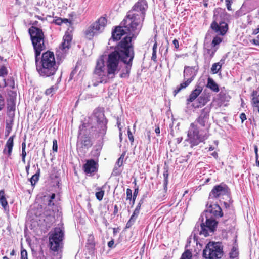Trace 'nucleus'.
I'll use <instances>...</instances> for the list:
<instances>
[{
  "label": "nucleus",
  "mask_w": 259,
  "mask_h": 259,
  "mask_svg": "<svg viewBox=\"0 0 259 259\" xmlns=\"http://www.w3.org/2000/svg\"><path fill=\"white\" fill-rule=\"evenodd\" d=\"M93 145L91 137L87 130V124L83 123L79 127L76 143V149L78 153L84 155Z\"/></svg>",
  "instance_id": "4"
},
{
  "label": "nucleus",
  "mask_w": 259,
  "mask_h": 259,
  "mask_svg": "<svg viewBox=\"0 0 259 259\" xmlns=\"http://www.w3.org/2000/svg\"><path fill=\"white\" fill-rule=\"evenodd\" d=\"M16 109L15 100L13 98H10L7 101V115L9 117L14 115Z\"/></svg>",
  "instance_id": "24"
},
{
  "label": "nucleus",
  "mask_w": 259,
  "mask_h": 259,
  "mask_svg": "<svg viewBox=\"0 0 259 259\" xmlns=\"http://www.w3.org/2000/svg\"><path fill=\"white\" fill-rule=\"evenodd\" d=\"M145 19L137 14L128 11L121 24L126 30L130 37L136 38L139 34L143 25Z\"/></svg>",
  "instance_id": "3"
},
{
  "label": "nucleus",
  "mask_w": 259,
  "mask_h": 259,
  "mask_svg": "<svg viewBox=\"0 0 259 259\" xmlns=\"http://www.w3.org/2000/svg\"><path fill=\"white\" fill-rule=\"evenodd\" d=\"M114 240L112 239L111 240V241H109L108 243V246L109 247V248H112L113 247V246L114 245Z\"/></svg>",
  "instance_id": "62"
},
{
  "label": "nucleus",
  "mask_w": 259,
  "mask_h": 259,
  "mask_svg": "<svg viewBox=\"0 0 259 259\" xmlns=\"http://www.w3.org/2000/svg\"><path fill=\"white\" fill-rule=\"evenodd\" d=\"M135 56L134 46L132 38L125 37L115 46L114 50L108 55L106 61L107 74L109 77L113 78L118 68L120 61L126 65V73H122L121 77L129 76Z\"/></svg>",
  "instance_id": "1"
},
{
  "label": "nucleus",
  "mask_w": 259,
  "mask_h": 259,
  "mask_svg": "<svg viewBox=\"0 0 259 259\" xmlns=\"http://www.w3.org/2000/svg\"><path fill=\"white\" fill-rule=\"evenodd\" d=\"M72 37L70 34H65L63 37V41L62 42L60 48L66 51V49H69L71 46V42Z\"/></svg>",
  "instance_id": "25"
},
{
  "label": "nucleus",
  "mask_w": 259,
  "mask_h": 259,
  "mask_svg": "<svg viewBox=\"0 0 259 259\" xmlns=\"http://www.w3.org/2000/svg\"><path fill=\"white\" fill-rule=\"evenodd\" d=\"M42 51L36 55L35 54V61L37 71L43 77H48L54 75L58 69V65L56 61L54 52L47 51L44 52L39 60V56Z\"/></svg>",
  "instance_id": "2"
},
{
  "label": "nucleus",
  "mask_w": 259,
  "mask_h": 259,
  "mask_svg": "<svg viewBox=\"0 0 259 259\" xmlns=\"http://www.w3.org/2000/svg\"><path fill=\"white\" fill-rule=\"evenodd\" d=\"M40 174V169L38 168L36 173L30 179V181L32 186H34L36 182L39 180Z\"/></svg>",
  "instance_id": "34"
},
{
  "label": "nucleus",
  "mask_w": 259,
  "mask_h": 259,
  "mask_svg": "<svg viewBox=\"0 0 259 259\" xmlns=\"http://www.w3.org/2000/svg\"><path fill=\"white\" fill-rule=\"evenodd\" d=\"M172 44L173 45H174L175 46V48L178 50L179 48V41L177 39H175L173 41H172Z\"/></svg>",
  "instance_id": "58"
},
{
  "label": "nucleus",
  "mask_w": 259,
  "mask_h": 259,
  "mask_svg": "<svg viewBox=\"0 0 259 259\" xmlns=\"http://www.w3.org/2000/svg\"><path fill=\"white\" fill-rule=\"evenodd\" d=\"M104 62H105L104 59L102 57L99 58L96 61V64L94 71V73L99 77L100 80L97 82L94 83V86H97L99 83H105L107 82L109 79L111 78V77H109L108 76L107 73V75L105 74L104 71Z\"/></svg>",
  "instance_id": "10"
},
{
  "label": "nucleus",
  "mask_w": 259,
  "mask_h": 259,
  "mask_svg": "<svg viewBox=\"0 0 259 259\" xmlns=\"http://www.w3.org/2000/svg\"><path fill=\"white\" fill-rule=\"evenodd\" d=\"M50 248L54 252H58L59 250L63 247V243L55 241L53 240H49Z\"/></svg>",
  "instance_id": "27"
},
{
  "label": "nucleus",
  "mask_w": 259,
  "mask_h": 259,
  "mask_svg": "<svg viewBox=\"0 0 259 259\" xmlns=\"http://www.w3.org/2000/svg\"><path fill=\"white\" fill-rule=\"evenodd\" d=\"M5 102L3 97L0 94V111H1L5 107Z\"/></svg>",
  "instance_id": "52"
},
{
  "label": "nucleus",
  "mask_w": 259,
  "mask_h": 259,
  "mask_svg": "<svg viewBox=\"0 0 259 259\" xmlns=\"http://www.w3.org/2000/svg\"><path fill=\"white\" fill-rule=\"evenodd\" d=\"M222 66V63L220 62L215 63L212 64L211 71L213 74H217L220 70H221Z\"/></svg>",
  "instance_id": "37"
},
{
  "label": "nucleus",
  "mask_w": 259,
  "mask_h": 259,
  "mask_svg": "<svg viewBox=\"0 0 259 259\" xmlns=\"http://www.w3.org/2000/svg\"><path fill=\"white\" fill-rule=\"evenodd\" d=\"M53 22L57 25H61L62 24V18L55 17Z\"/></svg>",
  "instance_id": "49"
},
{
  "label": "nucleus",
  "mask_w": 259,
  "mask_h": 259,
  "mask_svg": "<svg viewBox=\"0 0 259 259\" xmlns=\"http://www.w3.org/2000/svg\"><path fill=\"white\" fill-rule=\"evenodd\" d=\"M254 152L255 154V157H258V147H257V145H254Z\"/></svg>",
  "instance_id": "63"
},
{
  "label": "nucleus",
  "mask_w": 259,
  "mask_h": 259,
  "mask_svg": "<svg viewBox=\"0 0 259 259\" xmlns=\"http://www.w3.org/2000/svg\"><path fill=\"white\" fill-rule=\"evenodd\" d=\"M187 135L192 146L197 145L202 141L199 135V131L195 123H191Z\"/></svg>",
  "instance_id": "11"
},
{
  "label": "nucleus",
  "mask_w": 259,
  "mask_h": 259,
  "mask_svg": "<svg viewBox=\"0 0 259 259\" xmlns=\"http://www.w3.org/2000/svg\"><path fill=\"white\" fill-rule=\"evenodd\" d=\"M143 203V200H140L133 212V213H134V214H137L138 215H139L141 209V205H142Z\"/></svg>",
  "instance_id": "44"
},
{
  "label": "nucleus",
  "mask_w": 259,
  "mask_h": 259,
  "mask_svg": "<svg viewBox=\"0 0 259 259\" xmlns=\"http://www.w3.org/2000/svg\"><path fill=\"white\" fill-rule=\"evenodd\" d=\"M196 76V73L194 68L189 66H185L184 70V78L186 79V81L181 83L174 91L173 94L174 96L179 93L182 89L189 86L192 81L194 79Z\"/></svg>",
  "instance_id": "9"
},
{
  "label": "nucleus",
  "mask_w": 259,
  "mask_h": 259,
  "mask_svg": "<svg viewBox=\"0 0 259 259\" xmlns=\"http://www.w3.org/2000/svg\"><path fill=\"white\" fill-rule=\"evenodd\" d=\"M148 6L146 0H138L133 6L130 11L137 14L140 17L145 19L146 11Z\"/></svg>",
  "instance_id": "12"
},
{
  "label": "nucleus",
  "mask_w": 259,
  "mask_h": 259,
  "mask_svg": "<svg viewBox=\"0 0 259 259\" xmlns=\"http://www.w3.org/2000/svg\"><path fill=\"white\" fill-rule=\"evenodd\" d=\"M240 118L242 122H243L246 119V116L244 113H242L240 115Z\"/></svg>",
  "instance_id": "60"
},
{
  "label": "nucleus",
  "mask_w": 259,
  "mask_h": 259,
  "mask_svg": "<svg viewBox=\"0 0 259 259\" xmlns=\"http://www.w3.org/2000/svg\"><path fill=\"white\" fill-rule=\"evenodd\" d=\"M20 259H28L27 251L23 248L21 250Z\"/></svg>",
  "instance_id": "47"
},
{
  "label": "nucleus",
  "mask_w": 259,
  "mask_h": 259,
  "mask_svg": "<svg viewBox=\"0 0 259 259\" xmlns=\"http://www.w3.org/2000/svg\"><path fill=\"white\" fill-rule=\"evenodd\" d=\"M157 55H156V51H152V55L151 57V59L153 60L154 62L157 61Z\"/></svg>",
  "instance_id": "59"
},
{
  "label": "nucleus",
  "mask_w": 259,
  "mask_h": 259,
  "mask_svg": "<svg viewBox=\"0 0 259 259\" xmlns=\"http://www.w3.org/2000/svg\"><path fill=\"white\" fill-rule=\"evenodd\" d=\"M206 226L211 231L213 232L218 225V222L212 219H207L205 222Z\"/></svg>",
  "instance_id": "30"
},
{
  "label": "nucleus",
  "mask_w": 259,
  "mask_h": 259,
  "mask_svg": "<svg viewBox=\"0 0 259 259\" xmlns=\"http://www.w3.org/2000/svg\"><path fill=\"white\" fill-rule=\"evenodd\" d=\"M203 89V87L200 83H197L195 86V89L191 92L189 97L187 99V103L188 104L193 102L201 94Z\"/></svg>",
  "instance_id": "18"
},
{
  "label": "nucleus",
  "mask_w": 259,
  "mask_h": 259,
  "mask_svg": "<svg viewBox=\"0 0 259 259\" xmlns=\"http://www.w3.org/2000/svg\"><path fill=\"white\" fill-rule=\"evenodd\" d=\"M126 152H124L120 156V157L118 159L116 163V165H117L118 167H121L123 164V159L124 158V156L125 155Z\"/></svg>",
  "instance_id": "42"
},
{
  "label": "nucleus",
  "mask_w": 259,
  "mask_h": 259,
  "mask_svg": "<svg viewBox=\"0 0 259 259\" xmlns=\"http://www.w3.org/2000/svg\"><path fill=\"white\" fill-rule=\"evenodd\" d=\"M28 33L34 53L36 52V55H38L39 51H42L46 49L44 32L41 29L32 26L28 29Z\"/></svg>",
  "instance_id": "5"
},
{
  "label": "nucleus",
  "mask_w": 259,
  "mask_h": 259,
  "mask_svg": "<svg viewBox=\"0 0 259 259\" xmlns=\"http://www.w3.org/2000/svg\"><path fill=\"white\" fill-rule=\"evenodd\" d=\"M126 200H131L132 199H133V195H132V190L130 189V188H127L126 189Z\"/></svg>",
  "instance_id": "48"
},
{
  "label": "nucleus",
  "mask_w": 259,
  "mask_h": 259,
  "mask_svg": "<svg viewBox=\"0 0 259 259\" xmlns=\"http://www.w3.org/2000/svg\"><path fill=\"white\" fill-rule=\"evenodd\" d=\"M118 206L117 205H115L114 206V210H113V214L115 216L116 215H117V214L118 213Z\"/></svg>",
  "instance_id": "61"
},
{
  "label": "nucleus",
  "mask_w": 259,
  "mask_h": 259,
  "mask_svg": "<svg viewBox=\"0 0 259 259\" xmlns=\"http://www.w3.org/2000/svg\"><path fill=\"white\" fill-rule=\"evenodd\" d=\"M200 227L201 230L200 231V234L204 235L205 237L209 235L208 232V230L209 229L207 228L205 224L204 223H202L201 224Z\"/></svg>",
  "instance_id": "40"
},
{
  "label": "nucleus",
  "mask_w": 259,
  "mask_h": 259,
  "mask_svg": "<svg viewBox=\"0 0 259 259\" xmlns=\"http://www.w3.org/2000/svg\"><path fill=\"white\" fill-rule=\"evenodd\" d=\"M107 23V15H104L92 23L84 31L85 37L92 40L94 37L101 33L105 29Z\"/></svg>",
  "instance_id": "6"
},
{
  "label": "nucleus",
  "mask_w": 259,
  "mask_h": 259,
  "mask_svg": "<svg viewBox=\"0 0 259 259\" xmlns=\"http://www.w3.org/2000/svg\"><path fill=\"white\" fill-rule=\"evenodd\" d=\"M0 203L4 208H5L8 204L5 197V192L4 190L0 191Z\"/></svg>",
  "instance_id": "35"
},
{
  "label": "nucleus",
  "mask_w": 259,
  "mask_h": 259,
  "mask_svg": "<svg viewBox=\"0 0 259 259\" xmlns=\"http://www.w3.org/2000/svg\"><path fill=\"white\" fill-rule=\"evenodd\" d=\"M63 238L64 232L59 227L55 228L54 231L52 233H50L49 240L51 239L62 242Z\"/></svg>",
  "instance_id": "22"
},
{
  "label": "nucleus",
  "mask_w": 259,
  "mask_h": 259,
  "mask_svg": "<svg viewBox=\"0 0 259 259\" xmlns=\"http://www.w3.org/2000/svg\"><path fill=\"white\" fill-rule=\"evenodd\" d=\"M98 163L93 159H90L86 160L85 163L83 165V169L86 174L93 175L98 171Z\"/></svg>",
  "instance_id": "14"
},
{
  "label": "nucleus",
  "mask_w": 259,
  "mask_h": 259,
  "mask_svg": "<svg viewBox=\"0 0 259 259\" xmlns=\"http://www.w3.org/2000/svg\"><path fill=\"white\" fill-rule=\"evenodd\" d=\"M126 33H127L126 30L120 24V26H116L112 31V37L114 40H119Z\"/></svg>",
  "instance_id": "23"
},
{
  "label": "nucleus",
  "mask_w": 259,
  "mask_h": 259,
  "mask_svg": "<svg viewBox=\"0 0 259 259\" xmlns=\"http://www.w3.org/2000/svg\"><path fill=\"white\" fill-rule=\"evenodd\" d=\"M229 191L228 186L225 184L221 183L213 188L209 194V197L218 198L221 196L227 194Z\"/></svg>",
  "instance_id": "13"
},
{
  "label": "nucleus",
  "mask_w": 259,
  "mask_h": 259,
  "mask_svg": "<svg viewBox=\"0 0 259 259\" xmlns=\"http://www.w3.org/2000/svg\"><path fill=\"white\" fill-rule=\"evenodd\" d=\"M222 41V38L218 36H216L213 38L211 42V45L212 47H214L217 45L220 44Z\"/></svg>",
  "instance_id": "43"
},
{
  "label": "nucleus",
  "mask_w": 259,
  "mask_h": 259,
  "mask_svg": "<svg viewBox=\"0 0 259 259\" xmlns=\"http://www.w3.org/2000/svg\"><path fill=\"white\" fill-rule=\"evenodd\" d=\"M8 72L7 68L3 65L0 67V88H4L7 85H10L12 89L15 88V82L14 80H12L10 84L7 83L6 80V77L8 75Z\"/></svg>",
  "instance_id": "16"
},
{
  "label": "nucleus",
  "mask_w": 259,
  "mask_h": 259,
  "mask_svg": "<svg viewBox=\"0 0 259 259\" xmlns=\"http://www.w3.org/2000/svg\"><path fill=\"white\" fill-rule=\"evenodd\" d=\"M175 140H176V143L177 144H179L182 142L183 138L182 137H180L176 138Z\"/></svg>",
  "instance_id": "64"
},
{
  "label": "nucleus",
  "mask_w": 259,
  "mask_h": 259,
  "mask_svg": "<svg viewBox=\"0 0 259 259\" xmlns=\"http://www.w3.org/2000/svg\"><path fill=\"white\" fill-rule=\"evenodd\" d=\"M192 254L191 251L187 249L182 254L180 259H192Z\"/></svg>",
  "instance_id": "39"
},
{
  "label": "nucleus",
  "mask_w": 259,
  "mask_h": 259,
  "mask_svg": "<svg viewBox=\"0 0 259 259\" xmlns=\"http://www.w3.org/2000/svg\"><path fill=\"white\" fill-rule=\"evenodd\" d=\"M14 115L9 117V119L6 121V130L5 132V137H8L12 130L14 122Z\"/></svg>",
  "instance_id": "26"
},
{
  "label": "nucleus",
  "mask_w": 259,
  "mask_h": 259,
  "mask_svg": "<svg viewBox=\"0 0 259 259\" xmlns=\"http://www.w3.org/2000/svg\"><path fill=\"white\" fill-rule=\"evenodd\" d=\"M207 53L210 55V58H212L214 55L216 50L211 51L210 49H207Z\"/></svg>",
  "instance_id": "57"
},
{
  "label": "nucleus",
  "mask_w": 259,
  "mask_h": 259,
  "mask_svg": "<svg viewBox=\"0 0 259 259\" xmlns=\"http://www.w3.org/2000/svg\"><path fill=\"white\" fill-rule=\"evenodd\" d=\"M210 27L215 33L222 36L226 34L229 28L228 24L222 18L221 16L215 14Z\"/></svg>",
  "instance_id": "8"
},
{
  "label": "nucleus",
  "mask_w": 259,
  "mask_h": 259,
  "mask_svg": "<svg viewBox=\"0 0 259 259\" xmlns=\"http://www.w3.org/2000/svg\"><path fill=\"white\" fill-rule=\"evenodd\" d=\"M138 192H139V189H138V187H137L135 189L134 193H133V203L135 201V200L138 195Z\"/></svg>",
  "instance_id": "54"
},
{
  "label": "nucleus",
  "mask_w": 259,
  "mask_h": 259,
  "mask_svg": "<svg viewBox=\"0 0 259 259\" xmlns=\"http://www.w3.org/2000/svg\"><path fill=\"white\" fill-rule=\"evenodd\" d=\"M98 191L96 192L95 196L97 200L101 201L104 197L105 191L102 188L98 187L96 189Z\"/></svg>",
  "instance_id": "38"
},
{
  "label": "nucleus",
  "mask_w": 259,
  "mask_h": 259,
  "mask_svg": "<svg viewBox=\"0 0 259 259\" xmlns=\"http://www.w3.org/2000/svg\"><path fill=\"white\" fill-rule=\"evenodd\" d=\"M15 136V135H13L8 138L3 150V153L4 155L7 156V157L10 158H11L13 148L14 147V140Z\"/></svg>",
  "instance_id": "17"
},
{
  "label": "nucleus",
  "mask_w": 259,
  "mask_h": 259,
  "mask_svg": "<svg viewBox=\"0 0 259 259\" xmlns=\"http://www.w3.org/2000/svg\"><path fill=\"white\" fill-rule=\"evenodd\" d=\"M210 100L209 93L203 94L197 99L196 102L193 105L194 108H199L205 106Z\"/></svg>",
  "instance_id": "20"
},
{
  "label": "nucleus",
  "mask_w": 259,
  "mask_h": 259,
  "mask_svg": "<svg viewBox=\"0 0 259 259\" xmlns=\"http://www.w3.org/2000/svg\"><path fill=\"white\" fill-rule=\"evenodd\" d=\"M167 186L158 191L156 194V199L159 201H161L166 198Z\"/></svg>",
  "instance_id": "29"
},
{
  "label": "nucleus",
  "mask_w": 259,
  "mask_h": 259,
  "mask_svg": "<svg viewBox=\"0 0 259 259\" xmlns=\"http://www.w3.org/2000/svg\"><path fill=\"white\" fill-rule=\"evenodd\" d=\"M53 150L54 152H57L58 150L57 141L56 139H54L53 141Z\"/></svg>",
  "instance_id": "55"
},
{
  "label": "nucleus",
  "mask_w": 259,
  "mask_h": 259,
  "mask_svg": "<svg viewBox=\"0 0 259 259\" xmlns=\"http://www.w3.org/2000/svg\"><path fill=\"white\" fill-rule=\"evenodd\" d=\"M252 34L256 35L258 34L255 38H254L250 40V42L255 46H259V27L253 29Z\"/></svg>",
  "instance_id": "33"
},
{
  "label": "nucleus",
  "mask_w": 259,
  "mask_h": 259,
  "mask_svg": "<svg viewBox=\"0 0 259 259\" xmlns=\"http://www.w3.org/2000/svg\"><path fill=\"white\" fill-rule=\"evenodd\" d=\"M27 155V153L25 150H22V162L25 163V158Z\"/></svg>",
  "instance_id": "56"
},
{
  "label": "nucleus",
  "mask_w": 259,
  "mask_h": 259,
  "mask_svg": "<svg viewBox=\"0 0 259 259\" xmlns=\"http://www.w3.org/2000/svg\"><path fill=\"white\" fill-rule=\"evenodd\" d=\"M94 115L98 124L100 125V128H102L103 132H105L107 128L106 124L107 121L105 117L104 113L99 110H97L95 112Z\"/></svg>",
  "instance_id": "19"
},
{
  "label": "nucleus",
  "mask_w": 259,
  "mask_h": 259,
  "mask_svg": "<svg viewBox=\"0 0 259 259\" xmlns=\"http://www.w3.org/2000/svg\"><path fill=\"white\" fill-rule=\"evenodd\" d=\"M55 91V88L54 87V86H52L46 90L45 94L47 96H52L54 93Z\"/></svg>",
  "instance_id": "45"
},
{
  "label": "nucleus",
  "mask_w": 259,
  "mask_h": 259,
  "mask_svg": "<svg viewBox=\"0 0 259 259\" xmlns=\"http://www.w3.org/2000/svg\"><path fill=\"white\" fill-rule=\"evenodd\" d=\"M206 87L215 92H218L219 91V87L218 84L214 81L212 78L210 77H209L207 79Z\"/></svg>",
  "instance_id": "28"
},
{
  "label": "nucleus",
  "mask_w": 259,
  "mask_h": 259,
  "mask_svg": "<svg viewBox=\"0 0 259 259\" xmlns=\"http://www.w3.org/2000/svg\"><path fill=\"white\" fill-rule=\"evenodd\" d=\"M137 217V214H134V213H133V214L131 217L130 220L127 223V225L131 223H134L136 220Z\"/></svg>",
  "instance_id": "53"
},
{
  "label": "nucleus",
  "mask_w": 259,
  "mask_h": 259,
  "mask_svg": "<svg viewBox=\"0 0 259 259\" xmlns=\"http://www.w3.org/2000/svg\"><path fill=\"white\" fill-rule=\"evenodd\" d=\"M58 211V209H56L52 207L48 208L45 207L44 208V214L46 217H53L54 218L55 213Z\"/></svg>",
  "instance_id": "31"
},
{
  "label": "nucleus",
  "mask_w": 259,
  "mask_h": 259,
  "mask_svg": "<svg viewBox=\"0 0 259 259\" xmlns=\"http://www.w3.org/2000/svg\"><path fill=\"white\" fill-rule=\"evenodd\" d=\"M238 253L237 251V249L235 247H233L230 253V257L232 258H234L238 256Z\"/></svg>",
  "instance_id": "46"
},
{
  "label": "nucleus",
  "mask_w": 259,
  "mask_h": 259,
  "mask_svg": "<svg viewBox=\"0 0 259 259\" xmlns=\"http://www.w3.org/2000/svg\"><path fill=\"white\" fill-rule=\"evenodd\" d=\"M206 212L210 213L215 218H221L223 215L222 208L217 204H211L207 208Z\"/></svg>",
  "instance_id": "21"
},
{
  "label": "nucleus",
  "mask_w": 259,
  "mask_h": 259,
  "mask_svg": "<svg viewBox=\"0 0 259 259\" xmlns=\"http://www.w3.org/2000/svg\"><path fill=\"white\" fill-rule=\"evenodd\" d=\"M127 135H128V138L129 139V140L130 141L131 143L132 144L134 141V137L130 128H128V129L127 130Z\"/></svg>",
  "instance_id": "51"
},
{
  "label": "nucleus",
  "mask_w": 259,
  "mask_h": 259,
  "mask_svg": "<svg viewBox=\"0 0 259 259\" xmlns=\"http://www.w3.org/2000/svg\"><path fill=\"white\" fill-rule=\"evenodd\" d=\"M56 195L55 193H52L51 196L49 197V199L48 201V203L46 207H48V208H54L56 209H58V206L56 204L54 201V199L55 198Z\"/></svg>",
  "instance_id": "32"
},
{
  "label": "nucleus",
  "mask_w": 259,
  "mask_h": 259,
  "mask_svg": "<svg viewBox=\"0 0 259 259\" xmlns=\"http://www.w3.org/2000/svg\"><path fill=\"white\" fill-rule=\"evenodd\" d=\"M223 254V247L219 242H209L203 251V256L206 259H220Z\"/></svg>",
  "instance_id": "7"
},
{
  "label": "nucleus",
  "mask_w": 259,
  "mask_h": 259,
  "mask_svg": "<svg viewBox=\"0 0 259 259\" xmlns=\"http://www.w3.org/2000/svg\"><path fill=\"white\" fill-rule=\"evenodd\" d=\"M229 97L227 94L223 92H221L218 94V99L220 101L221 103H224L226 101H228Z\"/></svg>",
  "instance_id": "36"
},
{
  "label": "nucleus",
  "mask_w": 259,
  "mask_h": 259,
  "mask_svg": "<svg viewBox=\"0 0 259 259\" xmlns=\"http://www.w3.org/2000/svg\"><path fill=\"white\" fill-rule=\"evenodd\" d=\"M163 178H164L163 187H166V186H167L168 182V179L169 173H168V169L164 170V171L163 172Z\"/></svg>",
  "instance_id": "41"
},
{
  "label": "nucleus",
  "mask_w": 259,
  "mask_h": 259,
  "mask_svg": "<svg viewBox=\"0 0 259 259\" xmlns=\"http://www.w3.org/2000/svg\"><path fill=\"white\" fill-rule=\"evenodd\" d=\"M210 112V108L206 107L200 111L199 116L196 118L195 122L199 124L201 126L204 127L208 122Z\"/></svg>",
  "instance_id": "15"
},
{
  "label": "nucleus",
  "mask_w": 259,
  "mask_h": 259,
  "mask_svg": "<svg viewBox=\"0 0 259 259\" xmlns=\"http://www.w3.org/2000/svg\"><path fill=\"white\" fill-rule=\"evenodd\" d=\"M233 2V0H225L227 9L229 11H231V5Z\"/></svg>",
  "instance_id": "50"
}]
</instances>
